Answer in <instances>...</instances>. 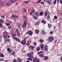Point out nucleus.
Wrapping results in <instances>:
<instances>
[{"instance_id": "nucleus-64", "label": "nucleus", "mask_w": 62, "mask_h": 62, "mask_svg": "<svg viewBox=\"0 0 62 62\" xmlns=\"http://www.w3.org/2000/svg\"><path fill=\"white\" fill-rule=\"evenodd\" d=\"M27 62H30L29 61H26Z\"/></svg>"}, {"instance_id": "nucleus-42", "label": "nucleus", "mask_w": 62, "mask_h": 62, "mask_svg": "<svg viewBox=\"0 0 62 62\" xmlns=\"http://www.w3.org/2000/svg\"><path fill=\"white\" fill-rule=\"evenodd\" d=\"M19 17V16H15V19H16V18H18Z\"/></svg>"}, {"instance_id": "nucleus-50", "label": "nucleus", "mask_w": 62, "mask_h": 62, "mask_svg": "<svg viewBox=\"0 0 62 62\" xmlns=\"http://www.w3.org/2000/svg\"><path fill=\"white\" fill-rule=\"evenodd\" d=\"M15 34H13L12 36V37H13V38L14 37H15Z\"/></svg>"}, {"instance_id": "nucleus-37", "label": "nucleus", "mask_w": 62, "mask_h": 62, "mask_svg": "<svg viewBox=\"0 0 62 62\" xmlns=\"http://www.w3.org/2000/svg\"><path fill=\"white\" fill-rule=\"evenodd\" d=\"M43 53V51H41L38 53V54H41V53Z\"/></svg>"}, {"instance_id": "nucleus-8", "label": "nucleus", "mask_w": 62, "mask_h": 62, "mask_svg": "<svg viewBox=\"0 0 62 62\" xmlns=\"http://www.w3.org/2000/svg\"><path fill=\"white\" fill-rule=\"evenodd\" d=\"M27 55L28 57H30V58H31L32 57V56L31 55V54H30V53H29L27 54Z\"/></svg>"}, {"instance_id": "nucleus-9", "label": "nucleus", "mask_w": 62, "mask_h": 62, "mask_svg": "<svg viewBox=\"0 0 62 62\" xmlns=\"http://www.w3.org/2000/svg\"><path fill=\"white\" fill-rule=\"evenodd\" d=\"M32 16L35 19V20H37V19H38V18H37L33 14L32 15Z\"/></svg>"}, {"instance_id": "nucleus-21", "label": "nucleus", "mask_w": 62, "mask_h": 62, "mask_svg": "<svg viewBox=\"0 0 62 62\" xmlns=\"http://www.w3.org/2000/svg\"><path fill=\"white\" fill-rule=\"evenodd\" d=\"M42 23H43L45 24V23H46V22L45 21H44V20H43L42 21Z\"/></svg>"}, {"instance_id": "nucleus-32", "label": "nucleus", "mask_w": 62, "mask_h": 62, "mask_svg": "<svg viewBox=\"0 0 62 62\" xmlns=\"http://www.w3.org/2000/svg\"><path fill=\"white\" fill-rule=\"evenodd\" d=\"M6 25H7V26H9L10 25V24L9 23H6Z\"/></svg>"}, {"instance_id": "nucleus-52", "label": "nucleus", "mask_w": 62, "mask_h": 62, "mask_svg": "<svg viewBox=\"0 0 62 62\" xmlns=\"http://www.w3.org/2000/svg\"><path fill=\"white\" fill-rule=\"evenodd\" d=\"M6 5L7 6H9V3H6Z\"/></svg>"}, {"instance_id": "nucleus-51", "label": "nucleus", "mask_w": 62, "mask_h": 62, "mask_svg": "<svg viewBox=\"0 0 62 62\" xmlns=\"http://www.w3.org/2000/svg\"><path fill=\"white\" fill-rule=\"evenodd\" d=\"M60 1L61 4H62V0H60Z\"/></svg>"}, {"instance_id": "nucleus-14", "label": "nucleus", "mask_w": 62, "mask_h": 62, "mask_svg": "<svg viewBox=\"0 0 62 62\" xmlns=\"http://www.w3.org/2000/svg\"><path fill=\"white\" fill-rule=\"evenodd\" d=\"M48 14V13L47 11H46L45 12V16L46 17L47 16V15Z\"/></svg>"}, {"instance_id": "nucleus-11", "label": "nucleus", "mask_w": 62, "mask_h": 62, "mask_svg": "<svg viewBox=\"0 0 62 62\" xmlns=\"http://www.w3.org/2000/svg\"><path fill=\"white\" fill-rule=\"evenodd\" d=\"M42 35H45V31L44 30H42L41 32Z\"/></svg>"}, {"instance_id": "nucleus-16", "label": "nucleus", "mask_w": 62, "mask_h": 62, "mask_svg": "<svg viewBox=\"0 0 62 62\" xmlns=\"http://www.w3.org/2000/svg\"><path fill=\"white\" fill-rule=\"evenodd\" d=\"M39 46L41 49H42L43 48V44H41L39 45Z\"/></svg>"}, {"instance_id": "nucleus-6", "label": "nucleus", "mask_w": 62, "mask_h": 62, "mask_svg": "<svg viewBox=\"0 0 62 62\" xmlns=\"http://www.w3.org/2000/svg\"><path fill=\"white\" fill-rule=\"evenodd\" d=\"M26 39H24V40H22L21 42V43L23 45H25L26 44V41L25 40Z\"/></svg>"}, {"instance_id": "nucleus-23", "label": "nucleus", "mask_w": 62, "mask_h": 62, "mask_svg": "<svg viewBox=\"0 0 62 62\" xmlns=\"http://www.w3.org/2000/svg\"><path fill=\"white\" fill-rule=\"evenodd\" d=\"M54 19L55 20H57V16H54Z\"/></svg>"}, {"instance_id": "nucleus-17", "label": "nucleus", "mask_w": 62, "mask_h": 62, "mask_svg": "<svg viewBox=\"0 0 62 62\" xmlns=\"http://www.w3.org/2000/svg\"><path fill=\"white\" fill-rule=\"evenodd\" d=\"M27 60H30V61H32V58H28L27 59Z\"/></svg>"}, {"instance_id": "nucleus-4", "label": "nucleus", "mask_w": 62, "mask_h": 62, "mask_svg": "<svg viewBox=\"0 0 62 62\" xmlns=\"http://www.w3.org/2000/svg\"><path fill=\"white\" fill-rule=\"evenodd\" d=\"M13 39H15L16 41H18V42H20V41H21V40L20 39H19L18 38L16 37H13Z\"/></svg>"}, {"instance_id": "nucleus-22", "label": "nucleus", "mask_w": 62, "mask_h": 62, "mask_svg": "<svg viewBox=\"0 0 62 62\" xmlns=\"http://www.w3.org/2000/svg\"><path fill=\"white\" fill-rule=\"evenodd\" d=\"M40 24V23L39 22V21H38L37 22V23H35V25H39V24Z\"/></svg>"}, {"instance_id": "nucleus-48", "label": "nucleus", "mask_w": 62, "mask_h": 62, "mask_svg": "<svg viewBox=\"0 0 62 62\" xmlns=\"http://www.w3.org/2000/svg\"><path fill=\"white\" fill-rule=\"evenodd\" d=\"M1 18H3V19H4L5 18V16H1Z\"/></svg>"}, {"instance_id": "nucleus-19", "label": "nucleus", "mask_w": 62, "mask_h": 62, "mask_svg": "<svg viewBox=\"0 0 62 62\" xmlns=\"http://www.w3.org/2000/svg\"><path fill=\"white\" fill-rule=\"evenodd\" d=\"M44 51H48L47 48L45 47H44Z\"/></svg>"}, {"instance_id": "nucleus-20", "label": "nucleus", "mask_w": 62, "mask_h": 62, "mask_svg": "<svg viewBox=\"0 0 62 62\" xmlns=\"http://www.w3.org/2000/svg\"><path fill=\"white\" fill-rule=\"evenodd\" d=\"M0 56L1 57H4V55L3 54H0Z\"/></svg>"}, {"instance_id": "nucleus-62", "label": "nucleus", "mask_w": 62, "mask_h": 62, "mask_svg": "<svg viewBox=\"0 0 62 62\" xmlns=\"http://www.w3.org/2000/svg\"><path fill=\"white\" fill-rule=\"evenodd\" d=\"M0 61H3V59H1L0 60Z\"/></svg>"}, {"instance_id": "nucleus-56", "label": "nucleus", "mask_w": 62, "mask_h": 62, "mask_svg": "<svg viewBox=\"0 0 62 62\" xmlns=\"http://www.w3.org/2000/svg\"><path fill=\"white\" fill-rule=\"evenodd\" d=\"M32 14H33V13H32V12H31L30 14V15L31 16V15H32Z\"/></svg>"}, {"instance_id": "nucleus-5", "label": "nucleus", "mask_w": 62, "mask_h": 62, "mask_svg": "<svg viewBox=\"0 0 62 62\" xmlns=\"http://www.w3.org/2000/svg\"><path fill=\"white\" fill-rule=\"evenodd\" d=\"M27 33L28 34L30 35V36H32L33 34V32L31 31L30 30L27 32Z\"/></svg>"}, {"instance_id": "nucleus-57", "label": "nucleus", "mask_w": 62, "mask_h": 62, "mask_svg": "<svg viewBox=\"0 0 62 62\" xmlns=\"http://www.w3.org/2000/svg\"><path fill=\"white\" fill-rule=\"evenodd\" d=\"M7 37V36H4V38H6Z\"/></svg>"}, {"instance_id": "nucleus-59", "label": "nucleus", "mask_w": 62, "mask_h": 62, "mask_svg": "<svg viewBox=\"0 0 62 62\" xmlns=\"http://www.w3.org/2000/svg\"><path fill=\"white\" fill-rule=\"evenodd\" d=\"M23 12H26V9L23 10Z\"/></svg>"}, {"instance_id": "nucleus-34", "label": "nucleus", "mask_w": 62, "mask_h": 62, "mask_svg": "<svg viewBox=\"0 0 62 62\" xmlns=\"http://www.w3.org/2000/svg\"><path fill=\"white\" fill-rule=\"evenodd\" d=\"M0 28H3V25H2V24L0 23Z\"/></svg>"}, {"instance_id": "nucleus-10", "label": "nucleus", "mask_w": 62, "mask_h": 62, "mask_svg": "<svg viewBox=\"0 0 62 62\" xmlns=\"http://www.w3.org/2000/svg\"><path fill=\"white\" fill-rule=\"evenodd\" d=\"M4 22V20L3 19H0V23L2 24Z\"/></svg>"}, {"instance_id": "nucleus-12", "label": "nucleus", "mask_w": 62, "mask_h": 62, "mask_svg": "<svg viewBox=\"0 0 62 62\" xmlns=\"http://www.w3.org/2000/svg\"><path fill=\"white\" fill-rule=\"evenodd\" d=\"M17 60L19 62H21L22 61L21 59L19 58H17Z\"/></svg>"}, {"instance_id": "nucleus-49", "label": "nucleus", "mask_w": 62, "mask_h": 62, "mask_svg": "<svg viewBox=\"0 0 62 62\" xmlns=\"http://www.w3.org/2000/svg\"><path fill=\"white\" fill-rule=\"evenodd\" d=\"M53 32L52 31H51L50 32V34H53Z\"/></svg>"}, {"instance_id": "nucleus-54", "label": "nucleus", "mask_w": 62, "mask_h": 62, "mask_svg": "<svg viewBox=\"0 0 62 62\" xmlns=\"http://www.w3.org/2000/svg\"><path fill=\"white\" fill-rule=\"evenodd\" d=\"M25 3L26 4H27V3H29V2H27V1H25Z\"/></svg>"}, {"instance_id": "nucleus-43", "label": "nucleus", "mask_w": 62, "mask_h": 62, "mask_svg": "<svg viewBox=\"0 0 62 62\" xmlns=\"http://www.w3.org/2000/svg\"><path fill=\"white\" fill-rule=\"evenodd\" d=\"M31 56L32 57V56H33V52H31Z\"/></svg>"}, {"instance_id": "nucleus-35", "label": "nucleus", "mask_w": 62, "mask_h": 62, "mask_svg": "<svg viewBox=\"0 0 62 62\" xmlns=\"http://www.w3.org/2000/svg\"><path fill=\"white\" fill-rule=\"evenodd\" d=\"M12 51V49H10V50L9 51H8V52L9 53V54H10V53H11Z\"/></svg>"}, {"instance_id": "nucleus-2", "label": "nucleus", "mask_w": 62, "mask_h": 62, "mask_svg": "<svg viewBox=\"0 0 62 62\" xmlns=\"http://www.w3.org/2000/svg\"><path fill=\"white\" fill-rule=\"evenodd\" d=\"M54 37L53 36H52L51 37H49L48 39V40L50 42H52L53 41V40H54Z\"/></svg>"}, {"instance_id": "nucleus-46", "label": "nucleus", "mask_w": 62, "mask_h": 62, "mask_svg": "<svg viewBox=\"0 0 62 62\" xmlns=\"http://www.w3.org/2000/svg\"><path fill=\"white\" fill-rule=\"evenodd\" d=\"M41 0H39L37 2V4H38V3H39L40 2H41Z\"/></svg>"}, {"instance_id": "nucleus-25", "label": "nucleus", "mask_w": 62, "mask_h": 62, "mask_svg": "<svg viewBox=\"0 0 62 62\" xmlns=\"http://www.w3.org/2000/svg\"><path fill=\"white\" fill-rule=\"evenodd\" d=\"M30 47H31V49H32V50L34 49H35V46H30Z\"/></svg>"}, {"instance_id": "nucleus-1", "label": "nucleus", "mask_w": 62, "mask_h": 62, "mask_svg": "<svg viewBox=\"0 0 62 62\" xmlns=\"http://www.w3.org/2000/svg\"><path fill=\"white\" fill-rule=\"evenodd\" d=\"M23 24L22 25V27L23 28H24L26 26V25L27 24V22L26 20H24L23 22Z\"/></svg>"}, {"instance_id": "nucleus-38", "label": "nucleus", "mask_w": 62, "mask_h": 62, "mask_svg": "<svg viewBox=\"0 0 62 62\" xmlns=\"http://www.w3.org/2000/svg\"><path fill=\"white\" fill-rule=\"evenodd\" d=\"M39 41L40 42H41V43H42V42H43V40L42 39L40 40Z\"/></svg>"}, {"instance_id": "nucleus-53", "label": "nucleus", "mask_w": 62, "mask_h": 62, "mask_svg": "<svg viewBox=\"0 0 62 62\" xmlns=\"http://www.w3.org/2000/svg\"><path fill=\"white\" fill-rule=\"evenodd\" d=\"M10 50V48H7V50L8 51H8H9V50Z\"/></svg>"}, {"instance_id": "nucleus-7", "label": "nucleus", "mask_w": 62, "mask_h": 62, "mask_svg": "<svg viewBox=\"0 0 62 62\" xmlns=\"http://www.w3.org/2000/svg\"><path fill=\"white\" fill-rule=\"evenodd\" d=\"M34 14L36 16H39V14H38V12L37 11H35L34 12Z\"/></svg>"}, {"instance_id": "nucleus-39", "label": "nucleus", "mask_w": 62, "mask_h": 62, "mask_svg": "<svg viewBox=\"0 0 62 62\" xmlns=\"http://www.w3.org/2000/svg\"><path fill=\"white\" fill-rule=\"evenodd\" d=\"M8 28H9V29H11L12 28V27L11 26H9L8 27Z\"/></svg>"}, {"instance_id": "nucleus-29", "label": "nucleus", "mask_w": 62, "mask_h": 62, "mask_svg": "<svg viewBox=\"0 0 62 62\" xmlns=\"http://www.w3.org/2000/svg\"><path fill=\"white\" fill-rule=\"evenodd\" d=\"M48 26L49 28H51V27H52V25L50 24H48Z\"/></svg>"}, {"instance_id": "nucleus-13", "label": "nucleus", "mask_w": 62, "mask_h": 62, "mask_svg": "<svg viewBox=\"0 0 62 62\" xmlns=\"http://www.w3.org/2000/svg\"><path fill=\"white\" fill-rule=\"evenodd\" d=\"M36 50L37 51H39L40 50V48L39 46H38L36 48Z\"/></svg>"}, {"instance_id": "nucleus-28", "label": "nucleus", "mask_w": 62, "mask_h": 62, "mask_svg": "<svg viewBox=\"0 0 62 62\" xmlns=\"http://www.w3.org/2000/svg\"><path fill=\"white\" fill-rule=\"evenodd\" d=\"M50 15H48L47 16V19H50Z\"/></svg>"}, {"instance_id": "nucleus-60", "label": "nucleus", "mask_w": 62, "mask_h": 62, "mask_svg": "<svg viewBox=\"0 0 62 62\" xmlns=\"http://www.w3.org/2000/svg\"><path fill=\"white\" fill-rule=\"evenodd\" d=\"M60 16H62V14L61 13H60Z\"/></svg>"}, {"instance_id": "nucleus-55", "label": "nucleus", "mask_w": 62, "mask_h": 62, "mask_svg": "<svg viewBox=\"0 0 62 62\" xmlns=\"http://www.w3.org/2000/svg\"><path fill=\"white\" fill-rule=\"evenodd\" d=\"M24 19H25V20H26V16H25L24 17Z\"/></svg>"}, {"instance_id": "nucleus-61", "label": "nucleus", "mask_w": 62, "mask_h": 62, "mask_svg": "<svg viewBox=\"0 0 62 62\" xmlns=\"http://www.w3.org/2000/svg\"><path fill=\"white\" fill-rule=\"evenodd\" d=\"M9 23H12V22L10 21V22H9Z\"/></svg>"}, {"instance_id": "nucleus-27", "label": "nucleus", "mask_w": 62, "mask_h": 62, "mask_svg": "<svg viewBox=\"0 0 62 62\" xmlns=\"http://www.w3.org/2000/svg\"><path fill=\"white\" fill-rule=\"evenodd\" d=\"M17 35L18 37H20V32H17Z\"/></svg>"}, {"instance_id": "nucleus-3", "label": "nucleus", "mask_w": 62, "mask_h": 62, "mask_svg": "<svg viewBox=\"0 0 62 62\" xmlns=\"http://www.w3.org/2000/svg\"><path fill=\"white\" fill-rule=\"evenodd\" d=\"M33 62H39V60L37 58L33 59Z\"/></svg>"}, {"instance_id": "nucleus-18", "label": "nucleus", "mask_w": 62, "mask_h": 62, "mask_svg": "<svg viewBox=\"0 0 62 62\" xmlns=\"http://www.w3.org/2000/svg\"><path fill=\"white\" fill-rule=\"evenodd\" d=\"M48 58L47 56H45L44 57V59L45 60H47L48 59Z\"/></svg>"}, {"instance_id": "nucleus-24", "label": "nucleus", "mask_w": 62, "mask_h": 62, "mask_svg": "<svg viewBox=\"0 0 62 62\" xmlns=\"http://www.w3.org/2000/svg\"><path fill=\"white\" fill-rule=\"evenodd\" d=\"M35 31L37 33V34H38L39 32V30H35Z\"/></svg>"}, {"instance_id": "nucleus-41", "label": "nucleus", "mask_w": 62, "mask_h": 62, "mask_svg": "<svg viewBox=\"0 0 62 62\" xmlns=\"http://www.w3.org/2000/svg\"><path fill=\"white\" fill-rule=\"evenodd\" d=\"M29 41H28L27 42V45H30V43H29Z\"/></svg>"}, {"instance_id": "nucleus-30", "label": "nucleus", "mask_w": 62, "mask_h": 62, "mask_svg": "<svg viewBox=\"0 0 62 62\" xmlns=\"http://www.w3.org/2000/svg\"><path fill=\"white\" fill-rule=\"evenodd\" d=\"M51 2V0H48L47 1V3H48V4H50Z\"/></svg>"}, {"instance_id": "nucleus-26", "label": "nucleus", "mask_w": 62, "mask_h": 62, "mask_svg": "<svg viewBox=\"0 0 62 62\" xmlns=\"http://www.w3.org/2000/svg\"><path fill=\"white\" fill-rule=\"evenodd\" d=\"M13 62H17V60L16 59H14L13 60Z\"/></svg>"}, {"instance_id": "nucleus-15", "label": "nucleus", "mask_w": 62, "mask_h": 62, "mask_svg": "<svg viewBox=\"0 0 62 62\" xmlns=\"http://www.w3.org/2000/svg\"><path fill=\"white\" fill-rule=\"evenodd\" d=\"M16 17V15H12L11 16V19H13V18H15Z\"/></svg>"}, {"instance_id": "nucleus-47", "label": "nucleus", "mask_w": 62, "mask_h": 62, "mask_svg": "<svg viewBox=\"0 0 62 62\" xmlns=\"http://www.w3.org/2000/svg\"><path fill=\"white\" fill-rule=\"evenodd\" d=\"M56 0H55L53 2L54 4H55L56 3Z\"/></svg>"}, {"instance_id": "nucleus-44", "label": "nucleus", "mask_w": 62, "mask_h": 62, "mask_svg": "<svg viewBox=\"0 0 62 62\" xmlns=\"http://www.w3.org/2000/svg\"><path fill=\"white\" fill-rule=\"evenodd\" d=\"M16 32L17 33H18V32H19L18 31H19V30H18V29H16Z\"/></svg>"}, {"instance_id": "nucleus-40", "label": "nucleus", "mask_w": 62, "mask_h": 62, "mask_svg": "<svg viewBox=\"0 0 62 62\" xmlns=\"http://www.w3.org/2000/svg\"><path fill=\"white\" fill-rule=\"evenodd\" d=\"M39 56H40V57H43V55L40 54L39 55Z\"/></svg>"}, {"instance_id": "nucleus-58", "label": "nucleus", "mask_w": 62, "mask_h": 62, "mask_svg": "<svg viewBox=\"0 0 62 62\" xmlns=\"http://www.w3.org/2000/svg\"><path fill=\"white\" fill-rule=\"evenodd\" d=\"M36 45H37V43H36V42H35L34 43V46H36Z\"/></svg>"}, {"instance_id": "nucleus-36", "label": "nucleus", "mask_w": 62, "mask_h": 62, "mask_svg": "<svg viewBox=\"0 0 62 62\" xmlns=\"http://www.w3.org/2000/svg\"><path fill=\"white\" fill-rule=\"evenodd\" d=\"M15 54V52H13L11 54V55H14Z\"/></svg>"}, {"instance_id": "nucleus-31", "label": "nucleus", "mask_w": 62, "mask_h": 62, "mask_svg": "<svg viewBox=\"0 0 62 62\" xmlns=\"http://www.w3.org/2000/svg\"><path fill=\"white\" fill-rule=\"evenodd\" d=\"M43 14V13L42 12H40V13L39 14V15H42V14Z\"/></svg>"}, {"instance_id": "nucleus-45", "label": "nucleus", "mask_w": 62, "mask_h": 62, "mask_svg": "<svg viewBox=\"0 0 62 62\" xmlns=\"http://www.w3.org/2000/svg\"><path fill=\"white\" fill-rule=\"evenodd\" d=\"M40 4H42L43 5H44V2H41Z\"/></svg>"}, {"instance_id": "nucleus-63", "label": "nucleus", "mask_w": 62, "mask_h": 62, "mask_svg": "<svg viewBox=\"0 0 62 62\" xmlns=\"http://www.w3.org/2000/svg\"><path fill=\"white\" fill-rule=\"evenodd\" d=\"M6 41H7V40L6 39L5 40L4 42H6Z\"/></svg>"}, {"instance_id": "nucleus-33", "label": "nucleus", "mask_w": 62, "mask_h": 62, "mask_svg": "<svg viewBox=\"0 0 62 62\" xmlns=\"http://www.w3.org/2000/svg\"><path fill=\"white\" fill-rule=\"evenodd\" d=\"M16 0H11V3H12L13 2H14L15 1H16Z\"/></svg>"}]
</instances>
